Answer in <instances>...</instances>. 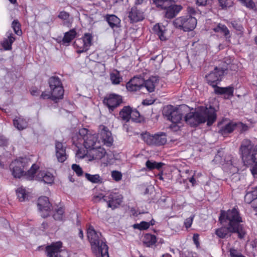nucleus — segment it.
Here are the masks:
<instances>
[{"instance_id":"obj_1","label":"nucleus","mask_w":257,"mask_h":257,"mask_svg":"<svg viewBox=\"0 0 257 257\" xmlns=\"http://www.w3.org/2000/svg\"><path fill=\"white\" fill-rule=\"evenodd\" d=\"M219 220L223 226L215 230L216 235L224 238L230 236L231 233H237L238 237L243 238L246 233L240 223L242 222L238 210L233 208L227 211L221 210Z\"/></svg>"},{"instance_id":"obj_2","label":"nucleus","mask_w":257,"mask_h":257,"mask_svg":"<svg viewBox=\"0 0 257 257\" xmlns=\"http://www.w3.org/2000/svg\"><path fill=\"white\" fill-rule=\"evenodd\" d=\"M185 121L191 126H196L207 121L208 126L211 125L216 119L215 108L212 106L209 107L201 106L195 112L185 113Z\"/></svg>"},{"instance_id":"obj_3","label":"nucleus","mask_w":257,"mask_h":257,"mask_svg":"<svg viewBox=\"0 0 257 257\" xmlns=\"http://www.w3.org/2000/svg\"><path fill=\"white\" fill-rule=\"evenodd\" d=\"M31 163L30 160L27 158H22L13 161L10 164V168L14 177L20 178L24 175H26L28 179H33L39 168L38 166L33 164L27 173L24 171L30 166Z\"/></svg>"},{"instance_id":"obj_4","label":"nucleus","mask_w":257,"mask_h":257,"mask_svg":"<svg viewBox=\"0 0 257 257\" xmlns=\"http://www.w3.org/2000/svg\"><path fill=\"white\" fill-rule=\"evenodd\" d=\"M87 237L93 251H98L97 257H109L108 246L102 237L101 233L96 231L94 227L90 225L87 230Z\"/></svg>"},{"instance_id":"obj_5","label":"nucleus","mask_w":257,"mask_h":257,"mask_svg":"<svg viewBox=\"0 0 257 257\" xmlns=\"http://www.w3.org/2000/svg\"><path fill=\"white\" fill-rule=\"evenodd\" d=\"M189 111V107L186 105L174 108L173 106H167L164 109V115L167 119L174 123H178L185 116V112Z\"/></svg>"},{"instance_id":"obj_6","label":"nucleus","mask_w":257,"mask_h":257,"mask_svg":"<svg viewBox=\"0 0 257 257\" xmlns=\"http://www.w3.org/2000/svg\"><path fill=\"white\" fill-rule=\"evenodd\" d=\"M173 23L176 28L185 32H189L192 31L196 27L197 20L194 17L184 16L175 19Z\"/></svg>"},{"instance_id":"obj_7","label":"nucleus","mask_w":257,"mask_h":257,"mask_svg":"<svg viewBox=\"0 0 257 257\" xmlns=\"http://www.w3.org/2000/svg\"><path fill=\"white\" fill-rule=\"evenodd\" d=\"M52 99L56 101L62 99L64 95V89L62 82L58 76L51 77L48 81Z\"/></svg>"},{"instance_id":"obj_8","label":"nucleus","mask_w":257,"mask_h":257,"mask_svg":"<svg viewBox=\"0 0 257 257\" xmlns=\"http://www.w3.org/2000/svg\"><path fill=\"white\" fill-rule=\"evenodd\" d=\"M141 138L144 141L150 146H160L167 142V136L165 133H159L151 135L147 132L141 134Z\"/></svg>"},{"instance_id":"obj_9","label":"nucleus","mask_w":257,"mask_h":257,"mask_svg":"<svg viewBox=\"0 0 257 257\" xmlns=\"http://www.w3.org/2000/svg\"><path fill=\"white\" fill-rule=\"evenodd\" d=\"M93 36L91 34L85 33L81 39L76 40L74 44L77 47V52L82 53L89 49L92 44Z\"/></svg>"},{"instance_id":"obj_10","label":"nucleus","mask_w":257,"mask_h":257,"mask_svg":"<svg viewBox=\"0 0 257 257\" xmlns=\"http://www.w3.org/2000/svg\"><path fill=\"white\" fill-rule=\"evenodd\" d=\"M226 69H223L217 67L214 68L208 75L206 76L208 83L215 88L218 83L221 80L222 77L224 75L225 71Z\"/></svg>"},{"instance_id":"obj_11","label":"nucleus","mask_w":257,"mask_h":257,"mask_svg":"<svg viewBox=\"0 0 257 257\" xmlns=\"http://www.w3.org/2000/svg\"><path fill=\"white\" fill-rule=\"evenodd\" d=\"M122 196L118 193L113 192H107L105 194V201L107 206L112 209L118 207L122 202Z\"/></svg>"},{"instance_id":"obj_12","label":"nucleus","mask_w":257,"mask_h":257,"mask_svg":"<svg viewBox=\"0 0 257 257\" xmlns=\"http://www.w3.org/2000/svg\"><path fill=\"white\" fill-rule=\"evenodd\" d=\"M37 205L42 217L45 218L49 216L51 210V205L48 197L46 196L39 197Z\"/></svg>"},{"instance_id":"obj_13","label":"nucleus","mask_w":257,"mask_h":257,"mask_svg":"<svg viewBox=\"0 0 257 257\" xmlns=\"http://www.w3.org/2000/svg\"><path fill=\"white\" fill-rule=\"evenodd\" d=\"M103 101V103L108 107L109 111H113L122 103V100L120 95L110 94L105 97Z\"/></svg>"},{"instance_id":"obj_14","label":"nucleus","mask_w":257,"mask_h":257,"mask_svg":"<svg viewBox=\"0 0 257 257\" xmlns=\"http://www.w3.org/2000/svg\"><path fill=\"white\" fill-rule=\"evenodd\" d=\"M182 9V6L180 5H169V3H168L165 8H162L161 9L165 10L164 17L165 18L172 19L177 16Z\"/></svg>"},{"instance_id":"obj_15","label":"nucleus","mask_w":257,"mask_h":257,"mask_svg":"<svg viewBox=\"0 0 257 257\" xmlns=\"http://www.w3.org/2000/svg\"><path fill=\"white\" fill-rule=\"evenodd\" d=\"M106 153L105 150L101 148L99 145L96 146L94 148L88 150L87 152L88 156L90 160H100L104 157Z\"/></svg>"},{"instance_id":"obj_16","label":"nucleus","mask_w":257,"mask_h":257,"mask_svg":"<svg viewBox=\"0 0 257 257\" xmlns=\"http://www.w3.org/2000/svg\"><path fill=\"white\" fill-rule=\"evenodd\" d=\"M62 243L60 241L53 243L46 247V252L48 257H61L60 254Z\"/></svg>"},{"instance_id":"obj_17","label":"nucleus","mask_w":257,"mask_h":257,"mask_svg":"<svg viewBox=\"0 0 257 257\" xmlns=\"http://www.w3.org/2000/svg\"><path fill=\"white\" fill-rule=\"evenodd\" d=\"M83 139L84 146L89 150L99 145V142L98 141V136L96 134H87L83 137Z\"/></svg>"},{"instance_id":"obj_18","label":"nucleus","mask_w":257,"mask_h":257,"mask_svg":"<svg viewBox=\"0 0 257 257\" xmlns=\"http://www.w3.org/2000/svg\"><path fill=\"white\" fill-rule=\"evenodd\" d=\"M101 129L99 135L102 140V142L104 145L110 147L112 145L113 138L111 136V132L108 130L107 127L102 125L100 126Z\"/></svg>"},{"instance_id":"obj_19","label":"nucleus","mask_w":257,"mask_h":257,"mask_svg":"<svg viewBox=\"0 0 257 257\" xmlns=\"http://www.w3.org/2000/svg\"><path fill=\"white\" fill-rule=\"evenodd\" d=\"M55 155L59 162L63 163L67 159L66 147L60 142L55 143Z\"/></svg>"},{"instance_id":"obj_20","label":"nucleus","mask_w":257,"mask_h":257,"mask_svg":"<svg viewBox=\"0 0 257 257\" xmlns=\"http://www.w3.org/2000/svg\"><path fill=\"white\" fill-rule=\"evenodd\" d=\"M254 146L248 139H244L240 147V151L241 153L242 160L246 159L247 156L253 150Z\"/></svg>"},{"instance_id":"obj_21","label":"nucleus","mask_w":257,"mask_h":257,"mask_svg":"<svg viewBox=\"0 0 257 257\" xmlns=\"http://www.w3.org/2000/svg\"><path fill=\"white\" fill-rule=\"evenodd\" d=\"M219 128L218 133L222 136L225 137L231 133L234 130V122H229L224 124L223 122H219L218 124Z\"/></svg>"},{"instance_id":"obj_22","label":"nucleus","mask_w":257,"mask_h":257,"mask_svg":"<svg viewBox=\"0 0 257 257\" xmlns=\"http://www.w3.org/2000/svg\"><path fill=\"white\" fill-rule=\"evenodd\" d=\"M109 26L113 30L120 27V20L114 15L107 14L104 17Z\"/></svg>"},{"instance_id":"obj_23","label":"nucleus","mask_w":257,"mask_h":257,"mask_svg":"<svg viewBox=\"0 0 257 257\" xmlns=\"http://www.w3.org/2000/svg\"><path fill=\"white\" fill-rule=\"evenodd\" d=\"M128 17L132 23L142 21L144 19L143 13L138 10L136 7L132 8L128 13Z\"/></svg>"},{"instance_id":"obj_24","label":"nucleus","mask_w":257,"mask_h":257,"mask_svg":"<svg viewBox=\"0 0 257 257\" xmlns=\"http://www.w3.org/2000/svg\"><path fill=\"white\" fill-rule=\"evenodd\" d=\"M159 80V77L156 76H151L147 80H144V88H146L149 92L154 91L155 88L158 83Z\"/></svg>"},{"instance_id":"obj_25","label":"nucleus","mask_w":257,"mask_h":257,"mask_svg":"<svg viewBox=\"0 0 257 257\" xmlns=\"http://www.w3.org/2000/svg\"><path fill=\"white\" fill-rule=\"evenodd\" d=\"M36 179L47 184H52L54 181L53 175L51 173L45 171H40L36 176Z\"/></svg>"},{"instance_id":"obj_26","label":"nucleus","mask_w":257,"mask_h":257,"mask_svg":"<svg viewBox=\"0 0 257 257\" xmlns=\"http://www.w3.org/2000/svg\"><path fill=\"white\" fill-rule=\"evenodd\" d=\"M245 159L242 160L245 165H250L257 163V145L254 147L252 151L246 156Z\"/></svg>"},{"instance_id":"obj_27","label":"nucleus","mask_w":257,"mask_h":257,"mask_svg":"<svg viewBox=\"0 0 257 257\" xmlns=\"http://www.w3.org/2000/svg\"><path fill=\"white\" fill-rule=\"evenodd\" d=\"M77 33L75 29H72L64 34L62 40L63 45H68L76 36Z\"/></svg>"},{"instance_id":"obj_28","label":"nucleus","mask_w":257,"mask_h":257,"mask_svg":"<svg viewBox=\"0 0 257 257\" xmlns=\"http://www.w3.org/2000/svg\"><path fill=\"white\" fill-rule=\"evenodd\" d=\"M145 165L147 169L149 171H152L154 169H157L160 171L164 165V163L157 162L152 160H148L145 163Z\"/></svg>"},{"instance_id":"obj_29","label":"nucleus","mask_w":257,"mask_h":257,"mask_svg":"<svg viewBox=\"0 0 257 257\" xmlns=\"http://www.w3.org/2000/svg\"><path fill=\"white\" fill-rule=\"evenodd\" d=\"M132 108L129 106H124L119 112L121 119L128 122L131 119Z\"/></svg>"},{"instance_id":"obj_30","label":"nucleus","mask_w":257,"mask_h":257,"mask_svg":"<svg viewBox=\"0 0 257 257\" xmlns=\"http://www.w3.org/2000/svg\"><path fill=\"white\" fill-rule=\"evenodd\" d=\"M212 30L215 33H218L223 34L226 38H229V31L226 26L221 23H219L216 27H214Z\"/></svg>"},{"instance_id":"obj_31","label":"nucleus","mask_w":257,"mask_h":257,"mask_svg":"<svg viewBox=\"0 0 257 257\" xmlns=\"http://www.w3.org/2000/svg\"><path fill=\"white\" fill-rule=\"evenodd\" d=\"M257 197V186L254 189L250 192H248L244 196V201L246 203L251 204L252 207V203Z\"/></svg>"},{"instance_id":"obj_32","label":"nucleus","mask_w":257,"mask_h":257,"mask_svg":"<svg viewBox=\"0 0 257 257\" xmlns=\"http://www.w3.org/2000/svg\"><path fill=\"white\" fill-rule=\"evenodd\" d=\"M157 241V238L155 235L147 233L144 236L143 239V243L147 247H151L154 245Z\"/></svg>"},{"instance_id":"obj_33","label":"nucleus","mask_w":257,"mask_h":257,"mask_svg":"<svg viewBox=\"0 0 257 257\" xmlns=\"http://www.w3.org/2000/svg\"><path fill=\"white\" fill-rule=\"evenodd\" d=\"M215 93L218 94H225L228 96H233V88L232 87L228 86L226 87H216L214 89Z\"/></svg>"},{"instance_id":"obj_34","label":"nucleus","mask_w":257,"mask_h":257,"mask_svg":"<svg viewBox=\"0 0 257 257\" xmlns=\"http://www.w3.org/2000/svg\"><path fill=\"white\" fill-rule=\"evenodd\" d=\"M13 122L15 126L19 130H23L26 128L28 125L27 121L21 117L14 119Z\"/></svg>"},{"instance_id":"obj_35","label":"nucleus","mask_w":257,"mask_h":257,"mask_svg":"<svg viewBox=\"0 0 257 257\" xmlns=\"http://www.w3.org/2000/svg\"><path fill=\"white\" fill-rule=\"evenodd\" d=\"M15 40V38L10 34L7 39L4 40L2 46L5 50H10L12 49V45Z\"/></svg>"},{"instance_id":"obj_36","label":"nucleus","mask_w":257,"mask_h":257,"mask_svg":"<svg viewBox=\"0 0 257 257\" xmlns=\"http://www.w3.org/2000/svg\"><path fill=\"white\" fill-rule=\"evenodd\" d=\"M85 176L87 180L92 183H101L102 182V179L98 174L91 175L86 173L85 174Z\"/></svg>"},{"instance_id":"obj_37","label":"nucleus","mask_w":257,"mask_h":257,"mask_svg":"<svg viewBox=\"0 0 257 257\" xmlns=\"http://www.w3.org/2000/svg\"><path fill=\"white\" fill-rule=\"evenodd\" d=\"M154 30L162 41L165 40L166 37L164 36L165 28L160 26L159 24L156 25L154 27Z\"/></svg>"},{"instance_id":"obj_38","label":"nucleus","mask_w":257,"mask_h":257,"mask_svg":"<svg viewBox=\"0 0 257 257\" xmlns=\"http://www.w3.org/2000/svg\"><path fill=\"white\" fill-rule=\"evenodd\" d=\"M122 77L120 76L118 71H116L110 74V80L114 84H118L122 81Z\"/></svg>"},{"instance_id":"obj_39","label":"nucleus","mask_w":257,"mask_h":257,"mask_svg":"<svg viewBox=\"0 0 257 257\" xmlns=\"http://www.w3.org/2000/svg\"><path fill=\"white\" fill-rule=\"evenodd\" d=\"M126 88L127 90L130 91H137L142 89L143 88L139 86L137 84L133 82V81L130 80L126 84Z\"/></svg>"},{"instance_id":"obj_40","label":"nucleus","mask_w":257,"mask_h":257,"mask_svg":"<svg viewBox=\"0 0 257 257\" xmlns=\"http://www.w3.org/2000/svg\"><path fill=\"white\" fill-rule=\"evenodd\" d=\"M64 209L63 207H59L55 210V212L53 214V217L55 220H61L63 219Z\"/></svg>"},{"instance_id":"obj_41","label":"nucleus","mask_w":257,"mask_h":257,"mask_svg":"<svg viewBox=\"0 0 257 257\" xmlns=\"http://www.w3.org/2000/svg\"><path fill=\"white\" fill-rule=\"evenodd\" d=\"M130 119H132L133 121L137 122H141V118L140 117V114L137 109H133L132 108Z\"/></svg>"},{"instance_id":"obj_42","label":"nucleus","mask_w":257,"mask_h":257,"mask_svg":"<svg viewBox=\"0 0 257 257\" xmlns=\"http://www.w3.org/2000/svg\"><path fill=\"white\" fill-rule=\"evenodd\" d=\"M234 128L237 129L240 133H242L248 130V126L241 122H234Z\"/></svg>"},{"instance_id":"obj_43","label":"nucleus","mask_w":257,"mask_h":257,"mask_svg":"<svg viewBox=\"0 0 257 257\" xmlns=\"http://www.w3.org/2000/svg\"><path fill=\"white\" fill-rule=\"evenodd\" d=\"M12 28L15 32V33L20 36L22 34V32L21 30V24L19 22V21L17 20H15L12 24Z\"/></svg>"},{"instance_id":"obj_44","label":"nucleus","mask_w":257,"mask_h":257,"mask_svg":"<svg viewBox=\"0 0 257 257\" xmlns=\"http://www.w3.org/2000/svg\"><path fill=\"white\" fill-rule=\"evenodd\" d=\"M150 226V222L146 221H142L140 223L135 224L133 227L135 229H138L140 230H145L148 229Z\"/></svg>"},{"instance_id":"obj_45","label":"nucleus","mask_w":257,"mask_h":257,"mask_svg":"<svg viewBox=\"0 0 257 257\" xmlns=\"http://www.w3.org/2000/svg\"><path fill=\"white\" fill-rule=\"evenodd\" d=\"M17 195L20 201L22 202L25 200L26 193L25 189L19 188L17 190Z\"/></svg>"},{"instance_id":"obj_46","label":"nucleus","mask_w":257,"mask_h":257,"mask_svg":"<svg viewBox=\"0 0 257 257\" xmlns=\"http://www.w3.org/2000/svg\"><path fill=\"white\" fill-rule=\"evenodd\" d=\"M153 3L156 6L160 9L162 8H165L167 6V4L169 3V0H152Z\"/></svg>"},{"instance_id":"obj_47","label":"nucleus","mask_w":257,"mask_h":257,"mask_svg":"<svg viewBox=\"0 0 257 257\" xmlns=\"http://www.w3.org/2000/svg\"><path fill=\"white\" fill-rule=\"evenodd\" d=\"M58 17L64 21H67L66 25L69 26V25L71 23L68 21L70 17V15L68 13L65 11H62L59 13Z\"/></svg>"},{"instance_id":"obj_48","label":"nucleus","mask_w":257,"mask_h":257,"mask_svg":"<svg viewBox=\"0 0 257 257\" xmlns=\"http://www.w3.org/2000/svg\"><path fill=\"white\" fill-rule=\"evenodd\" d=\"M131 80L133 81V82L135 83L136 84H137L139 86L141 87L143 89L144 88V79L142 77L135 76Z\"/></svg>"},{"instance_id":"obj_49","label":"nucleus","mask_w":257,"mask_h":257,"mask_svg":"<svg viewBox=\"0 0 257 257\" xmlns=\"http://www.w3.org/2000/svg\"><path fill=\"white\" fill-rule=\"evenodd\" d=\"M220 7L222 9L229 8L233 5V0H218Z\"/></svg>"},{"instance_id":"obj_50","label":"nucleus","mask_w":257,"mask_h":257,"mask_svg":"<svg viewBox=\"0 0 257 257\" xmlns=\"http://www.w3.org/2000/svg\"><path fill=\"white\" fill-rule=\"evenodd\" d=\"M93 201L94 202H98L100 201H105V194L103 195L102 193H99L97 195H95L93 197Z\"/></svg>"},{"instance_id":"obj_51","label":"nucleus","mask_w":257,"mask_h":257,"mask_svg":"<svg viewBox=\"0 0 257 257\" xmlns=\"http://www.w3.org/2000/svg\"><path fill=\"white\" fill-rule=\"evenodd\" d=\"M72 169L78 176L82 175L83 172L79 165L77 164H73L72 165Z\"/></svg>"},{"instance_id":"obj_52","label":"nucleus","mask_w":257,"mask_h":257,"mask_svg":"<svg viewBox=\"0 0 257 257\" xmlns=\"http://www.w3.org/2000/svg\"><path fill=\"white\" fill-rule=\"evenodd\" d=\"M112 178L116 181H118L121 179L122 175L120 172L117 171H113L111 173Z\"/></svg>"},{"instance_id":"obj_53","label":"nucleus","mask_w":257,"mask_h":257,"mask_svg":"<svg viewBox=\"0 0 257 257\" xmlns=\"http://www.w3.org/2000/svg\"><path fill=\"white\" fill-rule=\"evenodd\" d=\"M213 0H196V4L199 6H205L211 4Z\"/></svg>"},{"instance_id":"obj_54","label":"nucleus","mask_w":257,"mask_h":257,"mask_svg":"<svg viewBox=\"0 0 257 257\" xmlns=\"http://www.w3.org/2000/svg\"><path fill=\"white\" fill-rule=\"evenodd\" d=\"M229 252L231 257H245L240 252H238L236 249L233 248H231Z\"/></svg>"},{"instance_id":"obj_55","label":"nucleus","mask_w":257,"mask_h":257,"mask_svg":"<svg viewBox=\"0 0 257 257\" xmlns=\"http://www.w3.org/2000/svg\"><path fill=\"white\" fill-rule=\"evenodd\" d=\"M243 5L250 9H253L255 7V4L252 0H245Z\"/></svg>"},{"instance_id":"obj_56","label":"nucleus","mask_w":257,"mask_h":257,"mask_svg":"<svg viewBox=\"0 0 257 257\" xmlns=\"http://www.w3.org/2000/svg\"><path fill=\"white\" fill-rule=\"evenodd\" d=\"M194 218V216H191L190 217L186 218L184 221V225L186 228H188L191 227L193 220Z\"/></svg>"},{"instance_id":"obj_57","label":"nucleus","mask_w":257,"mask_h":257,"mask_svg":"<svg viewBox=\"0 0 257 257\" xmlns=\"http://www.w3.org/2000/svg\"><path fill=\"white\" fill-rule=\"evenodd\" d=\"M187 12L189 14L188 16L193 17V16H195L198 13V11L193 7H188L187 8Z\"/></svg>"},{"instance_id":"obj_58","label":"nucleus","mask_w":257,"mask_h":257,"mask_svg":"<svg viewBox=\"0 0 257 257\" xmlns=\"http://www.w3.org/2000/svg\"><path fill=\"white\" fill-rule=\"evenodd\" d=\"M231 25L233 28L237 31L240 32H242L243 31V28L239 23H238L235 21H233L231 23Z\"/></svg>"},{"instance_id":"obj_59","label":"nucleus","mask_w":257,"mask_h":257,"mask_svg":"<svg viewBox=\"0 0 257 257\" xmlns=\"http://www.w3.org/2000/svg\"><path fill=\"white\" fill-rule=\"evenodd\" d=\"M199 235L198 234L196 233L193 235V240L196 247L198 248L200 245L199 243Z\"/></svg>"},{"instance_id":"obj_60","label":"nucleus","mask_w":257,"mask_h":257,"mask_svg":"<svg viewBox=\"0 0 257 257\" xmlns=\"http://www.w3.org/2000/svg\"><path fill=\"white\" fill-rule=\"evenodd\" d=\"M41 98L44 99H52L51 94V93H47L46 92H43L41 95Z\"/></svg>"},{"instance_id":"obj_61","label":"nucleus","mask_w":257,"mask_h":257,"mask_svg":"<svg viewBox=\"0 0 257 257\" xmlns=\"http://www.w3.org/2000/svg\"><path fill=\"white\" fill-rule=\"evenodd\" d=\"M251 172L253 176L257 178V163H255V165L251 169Z\"/></svg>"},{"instance_id":"obj_62","label":"nucleus","mask_w":257,"mask_h":257,"mask_svg":"<svg viewBox=\"0 0 257 257\" xmlns=\"http://www.w3.org/2000/svg\"><path fill=\"white\" fill-rule=\"evenodd\" d=\"M31 94L33 96H38L40 94V91L36 88L33 89L31 90Z\"/></svg>"},{"instance_id":"obj_63","label":"nucleus","mask_w":257,"mask_h":257,"mask_svg":"<svg viewBox=\"0 0 257 257\" xmlns=\"http://www.w3.org/2000/svg\"><path fill=\"white\" fill-rule=\"evenodd\" d=\"M79 134L81 136H86L87 134H88L87 133V130L86 128H82L80 130Z\"/></svg>"},{"instance_id":"obj_64","label":"nucleus","mask_w":257,"mask_h":257,"mask_svg":"<svg viewBox=\"0 0 257 257\" xmlns=\"http://www.w3.org/2000/svg\"><path fill=\"white\" fill-rule=\"evenodd\" d=\"M42 228H43V229H46L47 227H48V223H46V222H43L42 223Z\"/></svg>"}]
</instances>
